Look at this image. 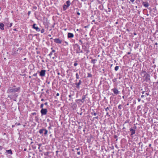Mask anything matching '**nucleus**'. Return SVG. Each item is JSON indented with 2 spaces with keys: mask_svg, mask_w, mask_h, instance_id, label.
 <instances>
[{
  "mask_svg": "<svg viewBox=\"0 0 158 158\" xmlns=\"http://www.w3.org/2000/svg\"><path fill=\"white\" fill-rule=\"evenodd\" d=\"M20 91V87H16L15 85H11L9 86L7 92L8 94H13L17 92H19Z\"/></svg>",
  "mask_w": 158,
  "mask_h": 158,
  "instance_id": "1",
  "label": "nucleus"
},
{
  "mask_svg": "<svg viewBox=\"0 0 158 158\" xmlns=\"http://www.w3.org/2000/svg\"><path fill=\"white\" fill-rule=\"evenodd\" d=\"M142 74H143V77H145L144 81H146L148 82L150 81V75L148 73H147L146 72L142 70L141 72Z\"/></svg>",
  "mask_w": 158,
  "mask_h": 158,
  "instance_id": "2",
  "label": "nucleus"
},
{
  "mask_svg": "<svg viewBox=\"0 0 158 158\" xmlns=\"http://www.w3.org/2000/svg\"><path fill=\"white\" fill-rule=\"evenodd\" d=\"M71 4V2L69 0H68L66 2V4H64L63 6V8L64 10H66L69 7Z\"/></svg>",
  "mask_w": 158,
  "mask_h": 158,
  "instance_id": "3",
  "label": "nucleus"
},
{
  "mask_svg": "<svg viewBox=\"0 0 158 158\" xmlns=\"http://www.w3.org/2000/svg\"><path fill=\"white\" fill-rule=\"evenodd\" d=\"M48 110L47 109L42 108L40 110V113L41 114V115H46L47 114Z\"/></svg>",
  "mask_w": 158,
  "mask_h": 158,
  "instance_id": "4",
  "label": "nucleus"
},
{
  "mask_svg": "<svg viewBox=\"0 0 158 158\" xmlns=\"http://www.w3.org/2000/svg\"><path fill=\"white\" fill-rule=\"evenodd\" d=\"M86 98V95H83L82 97V99H76L75 101L77 103L78 102V101H80L82 103H83L84 102L85 99Z\"/></svg>",
  "mask_w": 158,
  "mask_h": 158,
  "instance_id": "5",
  "label": "nucleus"
},
{
  "mask_svg": "<svg viewBox=\"0 0 158 158\" xmlns=\"http://www.w3.org/2000/svg\"><path fill=\"white\" fill-rule=\"evenodd\" d=\"M32 28L35 29L37 31L39 32L40 31V29L38 27L37 25L35 23H34L32 25Z\"/></svg>",
  "mask_w": 158,
  "mask_h": 158,
  "instance_id": "6",
  "label": "nucleus"
},
{
  "mask_svg": "<svg viewBox=\"0 0 158 158\" xmlns=\"http://www.w3.org/2000/svg\"><path fill=\"white\" fill-rule=\"evenodd\" d=\"M111 91L113 92L114 94L115 95H117L119 94V91L116 88H114L111 89Z\"/></svg>",
  "mask_w": 158,
  "mask_h": 158,
  "instance_id": "7",
  "label": "nucleus"
},
{
  "mask_svg": "<svg viewBox=\"0 0 158 158\" xmlns=\"http://www.w3.org/2000/svg\"><path fill=\"white\" fill-rule=\"evenodd\" d=\"M82 81L81 80H79L78 83H76L75 85H76V87L78 89H80V85L81 84Z\"/></svg>",
  "mask_w": 158,
  "mask_h": 158,
  "instance_id": "8",
  "label": "nucleus"
},
{
  "mask_svg": "<svg viewBox=\"0 0 158 158\" xmlns=\"http://www.w3.org/2000/svg\"><path fill=\"white\" fill-rule=\"evenodd\" d=\"M46 71L45 70H42L40 72V76L41 77H44L45 75Z\"/></svg>",
  "mask_w": 158,
  "mask_h": 158,
  "instance_id": "9",
  "label": "nucleus"
},
{
  "mask_svg": "<svg viewBox=\"0 0 158 158\" xmlns=\"http://www.w3.org/2000/svg\"><path fill=\"white\" fill-rule=\"evenodd\" d=\"M130 131L131 132V136H132V135L135 134V130L132 128L130 129Z\"/></svg>",
  "mask_w": 158,
  "mask_h": 158,
  "instance_id": "10",
  "label": "nucleus"
},
{
  "mask_svg": "<svg viewBox=\"0 0 158 158\" xmlns=\"http://www.w3.org/2000/svg\"><path fill=\"white\" fill-rule=\"evenodd\" d=\"M54 42L56 43L60 44L62 43L61 40L58 38L54 39Z\"/></svg>",
  "mask_w": 158,
  "mask_h": 158,
  "instance_id": "11",
  "label": "nucleus"
},
{
  "mask_svg": "<svg viewBox=\"0 0 158 158\" xmlns=\"http://www.w3.org/2000/svg\"><path fill=\"white\" fill-rule=\"evenodd\" d=\"M142 4L143 6L146 8H148L149 5V3L147 2H143Z\"/></svg>",
  "mask_w": 158,
  "mask_h": 158,
  "instance_id": "12",
  "label": "nucleus"
},
{
  "mask_svg": "<svg viewBox=\"0 0 158 158\" xmlns=\"http://www.w3.org/2000/svg\"><path fill=\"white\" fill-rule=\"evenodd\" d=\"M74 37L73 34L71 33H69L68 34V38H73Z\"/></svg>",
  "mask_w": 158,
  "mask_h": 158,
  "instance_id": "13",
  "label": "nucleus"
},
{
  "mask_svg": "<svg viewBox=\"0 0 158 158\" xmlns=\"http://www.w3.org/2000/svg\"><path fill=\"white\" fill-rule=\"evenodd\" d=\"M5 24L7 25V27L8 28H9L10 27H11L12 25V23H9L8 22L7 23H6Z\"/></svg>",
  "mask_w": 158,
  "mask_h": 158,
  "instance_id": "14",
  "label": "nucleus"
},
{
  "mask_svg": "<svg viewBox=\"0 0 158 158\" xmlns=\"http://www.w3.org/2000/svg\"><path fill=\"white\" fill-rule=\"evenodd\" d=\"M4 24L3 23H0V29L2 30H4Z\"/></svg>",
  "mask_w": 158,
  "mask_h": 158,
  "instance_id": "15",
  "label": "nucleus"
},
{
  "mask_svg": "<svg viewBox=\"0 0 158 158\" xmlns=\"http://www.w3.org/2000/svg\"><path fill=\"white\" fill-rule=\"evenodd\" d=\"M78 46L79 48V50H77L76 53H78L80 52L83 53V51L82 50L80 51V47L79 45H78Z\"/></svg>",
  "mask_w": 158,
  "mask_h": 158,
  "instance_id": "16",
  "label": "nucleus"
},
{
  "mask_svg": "<svg viewBox=\"0 0 158 158\" xmlns=\"http://www.w3.org/2000/svg\"><path fill=\"white\" fill-rule=\"evenodd\" d=\"M6 152L7 153H8V154H12V152L11 149L8 150H6Z\"/></svg>",
  "mask_w": 158,
  "mask_h": 158,
  "instance_id": "17",
  "label": "nucleus"
},
{
  "mask_svg": "<svg viewBox=\"0 0 158 158\" xmlns=\"http://www.w3.org/2000/svg\"><path fill=\"white\" fill-rule=\"evenodd\" d=\"M56 52L55 50H52V51L50 52V53L48 55L50 56V57H51V56L52 55L53 52Z\"/></svg>",
  "mask_w": 158,
  "mask_h": 158,
  "instance_id": "18",
  "label": "nucleus"
},
{
  "mask_svg": "<svg viewBox=\"0 0 158 158\" xmlns=\"http://www.w3.org/2000/svg\"><path fill=\"white\" fill-rule=\"evenodd\" d=\"M97 61V60L94 59H92L91 60V63L93 64H94L96 63V62Z\"/></svg>",
  "mask_w": 158,
  "mask_h": 158,
  "instance_id": "19",
  "label": "nucleus"
},
{
  "mask_svg": "<svg viewBox=\"0 0 158 158\" xmlns=\"http://www.w3.org/2000/svg\"><path fill=\"white\" fill-rule=\"evenodd\" d=\"M44 129H41L39 130V132L40 134L43 133L44 131Z\"/></svg>",
  "mask_w": 158,
  "mask_h": 158,
  "instance_id": "20",
  "label": "nucleus"
},
{
  "mask_svg": "<svg viewBox=\"0 0 158 158\" xmlns=\"http://www.w3.org/2000/svg\"><path fill=\"white\" fill-rule=\"evenodd\" d=\"M44 135H46L48 134V131L46 129H44Z\"/></svg>",
  "mask_w": 158,
  "mask_h": 158,
  "instance_id": "21",
  "label": "nucleus"
},
{
  "mask_svg": "<svg viewBox=\"0 0 158 158\" xmlns=\"http://www.w3.org/2000/svg\"><path fill=\"white\" fill-rule=\"evenodd\" d=\"M87 74H88V76H87L88 77H92V75L91 73H88Z\"/></svg>",
  "mask_w": 158,
  "mask_h": 158,
  "instance_id": "22",
  "label": "nucleus"
},
{
  "mask_svg": "<svg viewBox=\"0 0 158 158\" xmlns=\"http://www.w3.org/2000/svg\"><path fill=\"white\" fill-rule=\"evenodd\" d=\"M76 78L77 79H79V75L77 73L76 74Z\"/></svg>",
  "mask_w": 158,
  "mask_h": 158,
  "instance_id": "23",
  "label": "nucleus"
},
{
  "mask_svg": "<svg viewBox=\"0 0 158 158\" xmlns=\"http://www.w3.org/2000/svg\"><path fill=\"white\" fill-rule=\"evenodd\" d=\"M118 68H119V67L118 66H116L114 68V70L116 71H117L118 70Z\"/></svg>",
  "mask_w": 158,
  "mask_h": 158,
  "instance_id": "24",
  "label": "nucleus"
},
{
  "mask_svg": "<svg viewBox=\"0 0 158 158\" xmlns=\"http://www.w3.org/2000/svg\"><path fill=\"white\" fill-rule=\"evenodd\" d=\"M117 81V79L114 78L112 80V81L113 82H116Z\"/></svg>",
  "mask_w": 158,
  "mask_h": 158,
  "instance_id": "25",
  "label": "nucleus"
},
{
  "mask_svg": "<svg viewBox=\"0 0 158 158\" xmlns=\"http://www.w3.org/2000/svg\"><path fill=\"white\" fill-rule=\"evenodd\" d=\"M122 105H119L118 106V108L119 109L121 110L122 109Z\"/></svg>",
  "mask_w": 158,
  "mask_h": 158,
  "instance_id": "26",
  "label": "nucleus"
},
{
  "mask_svg": "<svg viewBox=\"0 0 158 158\" xmlns=\"http://www.w3.org/2000/svg\"><path fill=\"white\" fill-rule=\"evenodd\" d=\"M92 114H93L94 116H96L97 114V113L94 111V113H91Z\"/></svg>",
  "mask_w": 158,
  "mask_h": 158,
  "instance_id": "27",
  "label": "nucleus"
},
{
  "mask_svg": "<svg viewBox=\"0 0 158 158\" xmlns=\"http://www.w3.org/2000/svg\"><path fill=\"white\" fill-rule=\"evenodd\" d=\"M44 104L42 103V104H41L40 105V108H42H42H43V106H44Z\"/></svg>",
  "mask_w": 158,
  "mask_h": 158,
  "instance_id": "28",
  "label": "nucleus"
},
{
  "mask_svg": "<svg viewBox=\"0 0 158 158\" xmlns=\"http://www.w3.org/2000/svg\"><path fill=\"white\" fill-rule=\"evenodd\" d=\"M44 29H42L41 30V32L42 33H44Z\"/></svg>",
  "mask_w": 158,
  "mask_h": 158,
  "instance_id": "29",
  "label": "nucleus"
},
{
  "mask_svg": "<svg viewBox=\"0 0 158 158\" xmlns=\"http://www.w3.org/2000/svg\"><path fill=\"white\" fill-rule=\"evenodd\" d=\"M109 110V109L108 107H107V108H105V111L107 112H108V110Z\"/></svg>",
  "mask_w": 158,
  "mask_h": 158,
  "instance_id": "30",
  "label": "nucleus"
},
{
  "mask_svg": "<svg viewBox=\"0 0 158 158\" xmlns=\"http://www.w3.org/2000/svg\"><path fill=\"white\" fill-rule=\"evenodd\" d=\"M78 64L77 62H75L74 64V65L75 66H76Z\"/></svg>",
  "mask_w": 158,
  "mask_h": 158,
  "instance_id": "31",
  "label": "nucleus"
},
{
  "mask_svg": "<svg viewBox=\"0 0 158 158\" xmlns=\"http://www.w3.org/2000/svg\"><path fill=\"white\" fill-rule=\"evenodd\" d=\"M79 43H81V45L83 44V42H82V41L81 40H79Z\"/></svg>",
  "mask_w": 158,
  "mask_h": 158,
  "instance_id": "32",
  "label": "nucleus"
},
{
  "mask_svg": "<svg viewBox=\"0 0 158 158\" xmlns=\"http://www.w3.org/2000/svg\"><path fill=\"white\" fill-rule=\"evenodd\" d=\"M33 8L34 9L36 10L37 9V7L36 6H33Z\"/></svg>",
  "mask_w": 158,
  "mask_h": 158,
  "instance_id": "33",
  "label": "nucleus"
},
{
  "mask_svg": "<svg viewBox=\"0 0 158 158\" xmlns=\"http://www.w3.org/2000/svg\"><path fill=\"white\" fill-rule=\"evenodd\" d=\"M31 114L33 115H36V113L35 112H34V113H31Z\"/></svg>",
  "mask_w": 158,
  "mask_h": 158,
  "instance_id": "34",
  "label": "nucleus"
},
{
  "mask_svg": "<svg viewBox=\"0 0 158 158\" xmlns=\"http://www.w3.org/2000/svg\"><path fill=\"white\" fill-rule=\"evenodd\" d=\"M106 115L108 116V117H110V115L109 114V113L108 112H107L106 113Z\"/></svg>",
  "mask_w": 158,
  "mask_h": 158,
  "instance_id": "35",
  "label": "nucleus"
},
{
  "mask_svg": "<svg viewBox=\"0 0 158 158\" xmlns=\"http://www.w3.org/2000/svg\"><path fill=\"white\" fill-rule=\"evenodd\" d=\"M3 148L2 146H0V151L2 150Z\"/></svg>",
  "mask_w": 158,
  "mask_h": 158,
  "instance_id": "36",
  "label": "nucleus"
},
{
  "mask_svg": "<svg viewBox=\"0 0 158 158\" xmlns=\"http://www.w3.org/2000/svg\"><path fill=\"white\" fill-rule=\"evenodd\" d=\"M98 116L94 117L93 118L94 119H98Z\"/></svg>",
  "mask_w": 158,
  "mask_h": 158,
  "instance_id": "37",
  "label": "nucleus"
},
{
  "mask_svg": "<svg viewBox=\"0 0 158 158\" xmlns=\"http://www.w3.org/2000/svg\"><path fill=\"white\" fill-rule=\"evenodd\" d=\"M117 137H118V136L116 135H114V139H117Z\"/></svg>",
  "mask_w": 158,
  "mask_h": 158,
  "instance_id": "38",
  "label": "nucleus"
},
{
  "mask_svg": "<svg viewBox=\"0 0 158 158\" xmlns=\"http://www.w3.org/2000/svg\"><path fill=\"white\" fill-rule=\"evenodd\" d=\"M15 125H18V126H19V125H20V123H15Z\"/></svg>",
  "mask_w": 158,
  "mask_h": 158,
  "instance_id": "39",
  "label": "nucleus"
},
{
  "mask_svg": "<svg viewBox=\"0 0 158 158\" xmlns=\"http://www.w3.org/2000/svg\"><path fill=\"white\" fill-rule=\"evenodd\" d=\"M46 82L48 84H50V82L49 81H48L47 80L46 81Z\"/></svg>",
  "mask_w": 158,
  "mask_h": 158,
  "instance_id": "40",
  "label": "nucleus"
},
{
  "mask_svg": "<svg viewBox=\"0 0 158 158\" xmlns=\"http://www.w3.org/2000/svg\"><path fill=\"white\" fill-rule=\"evenodd\" d=\"M37 73H34L33 75V76H34V77H35L37 76Z\"/></svg>",
  "mask_w": 158,
  "mask_h": 158,
  "instance_id": "41",
  "label": "nucleus"
},
{
  "mask_svg": "<svg viewBox=\"0 0 158 158\" xmlns=\"http://www.w3.org/2000/svg\"><path fill=\"white\" fill-rule=\"evenodd\" d=\"M12 95H8V97L9 98H12Z\"/></svg>",
  "mask_w": 158,
  "mask_h": 158,
  "instance_id": "42",
  "label": "nucleus"
},
{
  "mask_svg": "<svg viewBox=\"0 0 158 158\" xmlns=\"http://www.w3.org/2000/svg\"><path fill=\"white\" fill-rule=\"evenodd\" d=\"M46 93H48V94L49 93V90L48 89H47L46 91Z\"/></svg>",
  "mask_w": 158,
  "mask_h": 158,
  "instance_id": "43",
  "label": "nucleus"
},
{
  "mask_svg": "<svg viewBox=\"0 0 158 158\" xmlns=\"http://www.w3.org/2000/svg\"><path fill=\"white\" fill-rule=\"evenodd\" d=\"M31 11H29L28 12V15H29L31 13Z\"/></svg>",
  "mask_w": 158,
  "mask_h": 158,
  "instance_id": "44",
  "label": "nucleus"
},
{
  "mask_svg": "<svg viewBox=\"0 0 158 158\" xmlns=\"http://www.w3.org/2000/svg\"><path fill=\"white\" fill-rule=\"evenodd\" d=\"M77 153L78 155H80V152H78Z\"/></svg>",
  "mask_w": 158,
  "mask_h": 158,
  "instance_id": "45",
  "label": "nucleus"
},
{
  "mask_svg": "<svg viewBox=\"0 0 158 158\" xmlns=\"http://www.w3.org/2000/svg\"><path fill=\"white\" fill-rule=\"evenodd\" d=\"M135 0H130V1L132 3L134 2Z\"/></svg>",
  "mask_w": 158,
  "mask_h": 158,
  "instance_id": "46",
  "label": "nucleus"
},
{
  "mask_svg": "<svg viewBox=\"0 0 158 158\" xmlns=\"http://www.w3.org/2000/svg\"><path fill=\"white\" fill-rule=\"evenodd\" d=\"M86 53H88L89 52V50H86Z\"/></svg>",
  "mask_w": 158,
  "mask_h": 158,
  "instance_id": "47",
  "label": "nucleus"
},
{
  "mask_svg": "<svg viewBox=\"0 0 158 158\" xmlns=\"http://www.w3.org/2000/svg\"><path fill=\"white\" fill-rule=\"evenodd\" d=\"M48 102H45L44 103V105H48Z\"/></svg>",
  "mask_w": 158,
  "mask_h": 158,
  "instance_id": "48",
  "label": "nucleus"
},
{
  "mask_svg": "<svg viewBox=\"0 0 158 158\" xmlns=\"http://www.w3.org/2000/svg\"><path fill=\"white\" fill-rule=\"evenodd\" d=\"M77 15H80V13L79 12H77Z\"/></svg>",
  "mask_w": 158,
  "mask_h": 158,
  "instance_id": "49",
  "label": "nucleus"
},
{
  "mask_svg": "<svg viewBox=\"0 0 158 158\" xmlns=\"http://www.w3.org/2000/svg\"><path fill=\"white\" fill-rule=\"evenodd\" d=\"M138 100L139 102H140L141 101V99L140 98H138Z\"/></svg>",
  "mask_w": 158,
  "mask_h": 158,
  "instance_id": "50",
  "label": "nucleus"
},
{
  "mask_svg": "<svg viewBox=\"0 0 158 158\" xmlns=\"http://www.w3.org/2000/svg\"><path fill=\"white\" fill-rule=\"evenodd\" d=\"M44 154L45 156H47L48 154V152L46 153H45Z\"/></svg>",
  "mask_w": 158,
  "mask_h": 158,
  "instance_id": "51",
  "label": "nucleus"
},
{
  "mask_svg": "<svg viewBox=\"0 0 158 158\" xmlns=\"http://www.w3.org/2000/svg\"><path fill=\"white\" fill-rule=\"evenodd\" d=\"M59 94L58 93H57L56 94V96H59Z\"/></svg>",
  "mask_w": 158,
  "mask_h": 158,
  "instance_id": "52",
  "label": "nucleus"
},
{
  "mask_svg": "<svg viewBox=\"0 0 158 158\" xmlns=\"http://www.w3.org/2000/svg\"><path fill=\"white\" fill-rule=\"evenodd\" d=\"M48 129H51V126L50 125V126H49L48 127Z\"/></svg>",
  "mask_w": 158,
  "mask_h": 158,
  "instance_id": "53",
  "label": "nucleus"
},
{
  "mask_svg": "<svg viewBox=\"0 0 158 158\" xmlns=\"http://www.w3.org/2000/svg\"><path fill=\"white\" fill-rule=\"evenodd\" d=\"M145 94L147 95V96H148L149 94V93H145Z\"/></svg>",
  "mask_w": 158,
  "mask_h": 158,
  "instance_id": "54",
  "label": "nucleus"
},
{
  "mask_svg": "<svg viewBox=\"0 0 158 158\" xmlns=\"http://www.w3.org/2000/svg\"><path fill=\"white\" fill-rule=\"evenodd\" d=\"M144 95H142L141 96V97L142 98H144Z\"/></svg>",
  "mask_w": 158,
  "mask_h": 158,
  "instance_id": "55",
  "label": "nucleus"
},
{
  "mask_svg": "<svg viewBox=\"0 0 158 158\" xmlns=\"http://www.w3.org/2000/svg\"><path fill=\"white\" fill-rule=\"evenodd\" d=\"M47 121L48 122H50V120H49V119H47Z\"/></svg>",
  "mask_w": 158,
  "mask_h": 158,
  "instance_id": "56",
  "label": "nucleus"
},
{
  "mask_svg": "<svg viewBox=\"0 0 158 158\" xmlns=\"http://www.w3.org/2000/svg\"><path fill=\"white\" fill-rule=\"evenodd\" d=\"M75 149L77 150V151H78V150H79V148H76Z\"/></svg>",
  "mask_w": 158,
  "mask_h": 158,
  "instance_id": "57",
  "label": "nucleus"
},
{
  "mask_svg": "<svg viewBox=\"0 0 158 158\" xmlns=\"http://www.w3.org/2000/svg\"><path fill=\"white\" fill-rule=\"evenodd\" d=\"M109 10L108 11V12H110V8H108Z\"/></svg>",
  "mask_w": 158,
  "mask_h": 158,
  "instance_id": "58",
  "label": "nucleus"
},
{
  "mask_svg": "<svg viewBox=\"0 0 158 158\" xmlns=\"http://www.w3.org/2000/svg\"><path fill=\"white\" fill-rule=\"evenodd\" d=\"M71 94H70L69 95V97L70 98H71Z\"/></svg>",
  "mask_w": 158,
  "mask_h": 158,
  "instance_id": "59",
  "label": "nucleus"
},
{
  "mask_svg": "<svg viewBox=\"0 0 158 158\" xmlns=\"http://www.w3.org/2000/svg\"><path fill=\"white\" fill-rule=\"evenodd\" d=\"M38 145H39V147H40L41 146V144H38Z\"/></svg>",
  "mask_w": 158,
  "mask_h": 158,
  "instance_id": "60",
  "label": "nucleus"
},
{
  "mask_svg": "<svg viewBox=\"0 0 158 158\" xmlns=\"http://www.w3.org/2000/svg\"><path fill=\"white\" fill-rule=\"evenodd\" d=\"M13 30L14 31H17L16 28H15L13 29Z\"/></svg>",
  "mask_w": 158,
  "mask_h": 158,
  "instance_id": "61",
  "label": "nucleus"
},
{
  "mask_svg": "<svg viewBox=\"0 0 158 158\" xmlns=\"http://www.w3.org/2000/svg\"><path fill=\"white\" fill-rule=\"evenodd\" d=\"M121 78H122V77H121V76H120V77H118V79H120Z\"/></svg>",
  "mask_w": 158,
  "mask_h": 158,
  "instance_id": "62",
  "label": "nucleus"
},
{
  "mask_svg": "<svg viewBox=\"0 0 158 158\" xmlns=\"http://www.w3.org/2000/svg\"><path fill=\"white\" fill-rule=\"evenodd\" d=\"M128 121H126L125 122V123H128Z\"/></svg>",
  "mask_w": 158,
  "mask_h": 158,
  "instance_id": "63",
  "label": "nucleus"
},
{
  "mask_svg": "<svg viewBox=\"0 0 158 158\" xmlns=\"http://www.w3.org/2000/svg\"><path fill=\"white\" fill-rule=\"evenodd\" d=\"M127 54L128 55H129L131 54V52H128L127 53Z\"/></svg>",
  "mask_w": 158,
  "mask_h": 158,
  "instance_id": "64",
  "label": "nucleus"
}]
</instances>
